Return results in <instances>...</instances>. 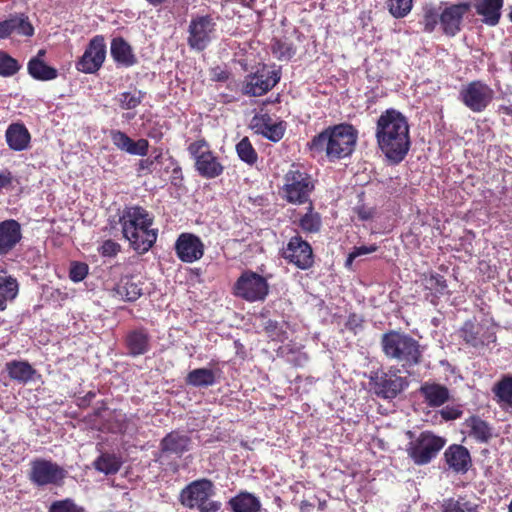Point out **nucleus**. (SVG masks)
Here are the masks:
<instances>
[{
	"mask_svg": "<svg viewBox=\"0 0 512 512\" xmlns=\"http://www.w3.org/2000/svg\"><path fill=\"white\" fill-rule=\"evenodd\" d=\"M376 139L380 150L393 163H400L410 149L409 125L406 117L389 109L380 115L376 127Z\"/></svg>",
	"mask_w": 512,
	"mask_h": 512,
	"instance_id": "nucleus-1",
	"label": "nucleus"
},
{
	"mask_svg": "<svg viewBox=\"0 0 512 512\" xmlns=\"http://www.w3.org/2000/svg\"><path fill=\"white\" fill-rule=\"evenodd\" d=\"M109 221L112 228L113 224H121L123 237L137 253H146L157 240L158 229L152 227L154 218L142 207H128Z\"/></svg>",
	"mask_w": 512,
	"mask_h": 512,
	"instance_id": "nucleus-2",
	"label": "nucleus"
},
{
	"mask_svg": "<svg viewBox=\"0 0 512 512\" xmlns=\"http://www.w3.org/2000/svg\"><path fill=\"white\" fill-rule=\"evenodd\" d=\"M358 139L357 130L350 124H339L324 129L308 143L314 156L325 155L330 162L350 156Z\"/></svg>",
	"mask_w": 512,
	"mask_h": 512,
	"instance_id": "nucleus-3",
	"label": "nucleus"
},
{
	"mask_svg": "<svg viewBox=\"0 0 512 512\" xmlns=\"http://www.w3.org/2000/svg\"><path fill=\"white\" fill-rule=\"evenodd\" d=\"M383 353L391 360L409 369L421 363L423 347L409 334L398 331H389L381 338Z\"/></svg>",
	"mask_w": 512,
	"mask_h": 512,
	"instance_id": "nucleus-4",
	"label": "nucleus"
},
{
	"mask_svg": "<svg viewBox=\"0 0 512 512\" xmlns=\"http://www.w3.org/2000/svg\"><path fill=\"white\" fill-rule=\"evenodd\" d=\"M214 494V485L208 479L196 480L189 484L181 492V502L190 509H198L200 512H219L222 504L219 501L210 500Z\"/></svg>",
	"mask_w": 512,
	"mask_h": 512,
	"instance_id": "nucleus-5",
	"label": "nucleus"
},
{
	"mask_svg": "<svg viewBox=\"0 0 512 512\" xmlns=\"http://www.w3.org/2000/svg\"><path fill=\"white\" fill-rule=\"evenodd\" d=\"M188 153L194 160L197 173L206 179H214L224 171V166L217 155L210 149L209 143L204 139L189 144Z\"/></svg>",
	"mask_w": 512,
	"mask_h": 512,
	"instance_id": "nucleus-6",
	"label": "nucleus"
},
{
	"mask_svg": "<svg viewBox=\"0 0 512 512\" xmlns=\"http://www.w3.org/2000/svg\"><path fill=\"white\" fill-rule=\"evenodd\" d=\"M314 183L309 174L299 169H290L284 176L283 197L292 204L309 201Z\"/></svg>",
	"mask_w": 512,
	"mask_h": 512,
	"instance_id": "nucleus-7",
	"label": "nucleus"
},
{
	"mask_svg": "<svg viewBox=\"0 0 512 512\" xmlns=\"http://www.w3.org/2000/svg\"><path fill=\"white\" fill-rule=\"evenodd\" d=\"M445 444L446 439L425 431L409 443L407 452L415 464L424 465L429 463Z\"/></svg>",
	"mask_w": 512,
	"mask_h": 512,
	"instance_id": "nucleus-8",
	"label": "nucleus"
},
{
	"mask_svg": "<svg viewBox=\"0 0 512 512\" xmlns=\"http://www.w3.org/2000/svg\"><path fill=\"white\" fill-rule=\"evenodd\" d=\"M494 90L485 82L476 80L463 86L459 99L472 112L481 113L492 103Z\"/></svg>",
	"mask_w": 512,
	"mask_h": 512,
	"instance_id": "nucleus-9",
	"label": "nucleus"
},
{
	"mask_svg": "<svg viewBox=\"0 0 512 512\" xmlns=\"http://www.w3.org/2000/svg\"><path fill=\"white\" fill-rule=\"evenodd\" d=\"M279 81V71L263 65L254 73L248 74L245 77L241 91L247 96H262L270 91Z\"/></svg>",
	"mask_w": 512,
	"mask_h": 512,
	"instance_id": "nucleus-10",
	"label": "nucleus"
},
{
	"mask_svg": "<svg viewBox=\"0 0 512 512\" xmlns=\"http://www.w3.org/2000/svg\"><path fill=\"white\" fill-rule=\"evenodd\" d=\"M269 292L267 280L252 271L241 274L234 285V293L249 302L263 301Z\"/></svg>",
	"mask_w": 512,
	"mask_h": 512,
	"instance_id": "nucleus-11",
	"label": "nucleus"
},
{
	"mask_svg": "<svg viewBox=\"0 0 512 512\" xmlns=\"http://www.w3.org/2000/svg\"><path fill=\"white\" fill-rule=\"evenodd\" d=\"M374 393L383 399H394L407 386L408 381L394 371L376 372L371 377Z\"/></svg>",
	"mask_w": 512,
	"mask_h": 512,
	"instance_id": "nucleus-12",
	"label": "nucleus"
},
{
	"mask_svg": "<svg viewBox=\"0 0 512 512\" xmlns=\"http://www.w3.org/2000/svg\"><path fill=\"white\" fill-rule=\"evenodd\" d=\"M64 477V469L52 461L37 459L31 464L30 480L37 486L58 485Z\"/></svg>",
	"mask_w": 512,
	"mask_h": 512,
	"instance_id": "nucleus-13",
	"label": "nucleus"
},
{
	"mask_svg": "<svg viewBox=\"0 0 512 512\" xmlns=\"http://www.w3.org/2000/svg\"><path fill=\"white\" fill-rule=\"evenodd\" d=\"M471 5L468 3L449 4L440 6V29L448 37H454L462 29L465 14L469 12Z\"/></svg>",
	"mask_w": 512,
	"mask_h": 512,
	"instance_id": "nucleus-14",
	"label": "nucleus"
},
{
	"mask_svg": "<svg viewBox=\"0 0 512 512\" xmlns=\"http://www.w3.org/2000/svg\"><path fill=\"white\" fill-rule=\"evenodd\" d=\"M214 30L215 23L210 16L206 15L193 18L188 28V45L192 49L199 51L204 50L210 43Z\"/></svg>",
	"mask_w": 512,
	"mask_h": 512,
	"instance_id": "nucleus-15",
	"label": "nucleus"
},
{
	"mask_svg": "<svg viewBox=\"0 0 512 512\" xmlns=\"http://www.w3.org/2000/svg\"><path fill=\"white\" fill-rule=\"evenodd\" d=\"M284 258L302 270L313 265V252L311 246L299 236L292 237L284 250Z\"/></svg>",
	"mask_w": 512,
	"mask_h": 512,
	"instance_id": "nucleus-16",
	"label": "nucleus"
},
{
	"mask_svg": "<svg viewBox=\"0 0 512 512\" xmlns=\"http://www.w3.org/2000/svg\"><path fill=\"white\" fill-rule=\"evenodd\" d=\"M175 250L181 261L193 263L203 256L204 244L194 234L182 233L175 243Z\"/></svg>",
	"mask_w": 512,
	"mask_h": 512,
	"instance_id": "nucleus-17",
	"label": "nucleus"
},
{
	"mask_svg": "<svg viewBox=\"0 0 512 512\" xmlns=\"http://www.w3.org/2000/svg\"><path fill=\"white\" fill-rule=\"evenodd\" d=\"M467 3L485 25L493 27L499 23L504 0H470Z\"/></svg>",
	"mask_w": 512,
	"mask_h": 512,
	"instance_id": "nucleus-18",
	"label": "nucleus"
},
{
	"mask_svg": "<svg viewBox=\"0 0 512 512\" xmlns=\"http://www.w3.org/2000/svg\"><path fill=\"white\" fill-rule=\"evenodd\" d=\"M21 225L14 219L0 222V256L9 254L21 241Z\"/></svg>",
	"mask_w": 512,
	"mask_h": 512,
	"instance_id": "nucleus-19",
	"label": "nucleus"
},
{
	"mask_svg": "<svg viewBox=\"0 0 512 512\" xmlns=\"http://www.w3.org/2000/svg\"><path fill=\"white\" fill-rule=\"evenodd\" d=\"M251 127L256 133L263 135L273 142H278L282 139L285 132L283 123L273 121L268 114L255 115L251 120Z\"/></svg>",
	"mask_w": 512,
	"mask_h": 512,
	"instance_id": "nucleus-20",
	"label": "nucleus"
},
{
	"mask_svg": "<svg viewBox=\"0 0 512 512\" xmlns=\"http://www.w3.org/2000/svg\"><path fill=\"white\" fill-rule=\"evenodd\" d=\"M13 33L27 37L34 34V28L25 14H14L0 22V39H6Z\"/></svg>",
	"mask_w": 512,
	"mask_h": 512,
	"instance_id": "nucleus-21",
	"label": "nucleus"
},
{
	"mask_svg": "<svg viewBox=\"0 0 512 512\" xmlns=\"http://www.w3.org/2000/svg\"><path fill=\"white\" fill-rule=\"evenodd\" d=\"M191 438L179 431L168 433L160 443L162 455L181 457L185 452L190 450Z\"/></svg>",
	"mask_w": 512,
	"mask_h": 512,
	"instance_id": "nucleus-22",
	"label": "nucleus"
},
{
	"mask_svg": "<svg viewBox=\"0 0 512 512\" xmlns=\"http://www.w3.org/2000/svg\"><path fill=\"white\" fill-rule=\"evenodd\" d=\"M444 460L449 469L456 473H466L472 464L468 449L459 444H453L445 450Z\"/></svg>",
	"mask_w": 512,
	"mask_h": 512,
	"instance_id": "nucleus-23",
	"label": "nucleus"
},
{
	"mask_svg": "<svg viewBox=\"0 0 512 512\" xmlns=\"http://www.w3.org/2000/svg\"><path fill=\"white\" fill-rule=\"evenodd\" d=\"M110 138L118 149L128 154L145 156L148 152L149 143L146 139L134 141L120 130H111Z\"/></svg>",
	"mask_w": 512,
	"mask_h": 512,
	"instance_id": "nucleus-24",
	"label": "nucleus"
},
{
	"mask_svg": "<svg viewBox=\"0 0 512 512\" xmlns=\"http://www.w3.org/2000/svg\"><path fill=\"white\" fill-rule=\"evenodd\" d=\"M104 289L111 290L114 293V296L127 301H134L142 294L141 283L133 276H125L115 285L105 283Z\"/></svg>",
	"mask_w": 512,
	"mask_h": 512,
	"instance_id": "nucleus-25",
	"label": "nucleus"
},
{
	"mask_svg": "<svg viewBox=\"0 0 512 512\" xmlns=\"http://www.w3.org/2000/svg\"><path fill=\"white\" fill-rule=\"evenodd\" d=\"M419 393L423 397L424 402L433 408L442 406L450 399L449 389L435 382H424L419 388Z\"/></svg>",
	"mask_w": 512,
	"mask_h": 512,
	"instance_id": "nucleus-26",
	"label": "nucleus"
},
{
	"mask_svg": "<svg viewBox=\"0 0 512 512\" xmlns=\"http://www.w3.org/2000/svg\"><path fill=\"white\" fill-rule=\"evenodd\" d=\"M151 337L149 333L143 329H133L125 336V345L127 353L130 356L137 357L147 353L151 348Z\"/></svg>",
	"mask_w": 512,
	"mask_h": 512,
	"instance_id": "nucleus-27",
	"label": "nucleus"
},
{
	"mask_svg": "<svg viewBox=\"0 0 512 512\" xmlns=\"http://www.w3.org/2000/svg\"><path fill=\"white\" fill-rule=\"evenodd\" d=\"M5 138L10 149L23 151L29 147L31 136L23 124L13 123L8 126Z\"/></svg>",
	"mask_w": 512,
	"mask_h": 512,
	"instance_id": "nucleus-28",
	"label": "nucleus"
},
{
	"mask_svg": "<svg viewBox=\"0 0 512 512\" xmlns=\"http://www.w3.org/2000/svg\"><path fill=\"white\" fill-rule=\"evenodd\" d=\"M482 330L483 328L479 324L466 321L460 329L459 335L467 345L478 348L494 341L493 335L485 337L484 334H481Z\"/></svg>",
	"mask_w": 512,
	"mask_h": 512,
	"instance_id": "nucleus-29",
	"label": "nucleus"
},
{
	"mask_svg": "<svg viewBox=\"0 0 512 512\" xmlns=\"http://www.w3.org/2000/svg\"><path fill=\"white\" fill-rule=\"evenodd\" d=\"M19 292L17 280L0 267V311L6 309L7 302L16 298Z\"/></svg>",
	"mask_w": 512,
	"mask_h": 512,
	"instance_id": "nucleus-30",
	"label": "nucleus"
},
{
	"mask_svg": "<svg viewBox=\"0 0 512 512\" xmlns=\"http://www.w3.org/2000/svg\"><path fill=\"white\" fill-rule=\"evenodd\" d=\"M232 512H259L261 502L258 497L249 492H240L228 502Z\"/></svg>",
	"mask_w": 512,
	"mask_h": 512,
	"instance_id": "nucleus-31",
	"label": "nucleus"
},
{
	"mask_svg": "<svg viewBox=\"0 0 512 512\" xmlns=\"http://www.w3.org/2000/svg\"><path fill=\"white\" fill-rule=\"evenodd\" d=\"M29 75L38 81H51L57 78L58 71L47 65L42 59L31 58L27 64Z\"/></svg>",
	"mask_w": 512,
	"mask_h": 512,
	"instance_id": "nucleus-32",
	"label": "nucleus"
},
{
	"mask_svg": "<svg viewBox=\"0 0 512 512\" xmlns=\"http://www.w3.org/2000/svg\"><path fill=\"white\" fill-rule=\"evenodd\" d=\"M111 55L118 63L129 67L136 63L130 45L122 38H115L111 43Z\"/></svg>",
	"mask_w": 512,
	"mask_h": 512,
	"instance_id": "nucleus-33",
	"label": "nucleus"
},
{
	"mask_svg": "<svg viewBox=\"0 0 512 512\" xmlns=\"http://www.w3.org/2000/svg\"><path fill=\"white\" fill-rule=\"evenodd\" d=\"M6 370L11 379L20 383L32 380L35 369L25 361H11L6 364Z\"/></svg>",
	"mask_w": 512,
	"mask_h": 512,
	"instance_id": "nucleus-34",
	"label": "nucleus"
},
{
	"mask_svg": "<svg viewBox=\"0 0 512 512\" xmlns=\"http://www.w3.org/2000/svg\"><path fill=\"white\" fill-rule=\"evenodd\" d=\"M186 383L199 388L209 387L215 383V374L211 369L197 368L187 374Z\"/></svg>",
	"mask_w": 512,
	"mask_h": 512,
	"instance_id": "nucleus-35",
	"label": "nucleus"
},
{
	"mask_svg": "<svg viewBox=\"0 0 512 512\" xmlns=\"http://www.w3.org/2000/svg\"><path fill=\"white\" fill-rule=\"evenodd\" d=\"M467 426L470 428L469 436L476 441L486 443L491 438V428L479 417H471L467 420Z\"/></svg>",
	"mask_w": 512,
	"mask_h": 512,
	"instance_id": "nucleus-36",
	"label": "nucleus"
},
{
	"mask_svg": "<svg viewBox=\"0 0 512 512\" xmlns=\"http://www.w3.org/2000/svg\"><path fill=\"white\" fill-rule=\"evenodd\" d=\"M492 391L501 406L512 408V376L503 377L494 385Z\"/></svg>",
	"mask_w": 512,
	"mask_h": 512,
	"instance_id": "nucleus-37",
	"label": "nucleus"
},
{
	"mask_svg": "<svg viewBox=\"0 0 512 512\" xmlns=\"http://www.w3.org/2000/svg\"><path fill=\"white\" fill-rule=\"evenodd\" d=\"M420 24L423 25V30L427 33H432L437 25H440V6L434 4H425L422 8V19Z\"/></svg>",
	"mask_w": 512,
	"mask_h": 512,
	"instance_id": "nucleus-38",
	"label": "nucleus"
},
{
	"mask_svg": "<svg viewBox=\"0 0 512 512\" xmlns=\"http://www.w3.org/2000/svg\"><path fill=\"white\" fill-rule=\"evenodd\" d=\"M442 512H479L478 505L464 497L444 499L441 503Z\"/></svg>",
	"mask_w": 512,
	"mask_h": 512,
	"instance_id": "nucleus-39",
	"label": "nucleus"
},
{
	"mask_svg": "<svg viewBox=\"0 0 512 512\" xmlns=\"http://www.w3.org/2000/svg\"><path fill=\"white\" fill-rule=\"evenodd\" d=\"M76 67L84 73L96 72V37L90 39L89 47L76 64Z\"/></svg>",
	"mask_w": 512,
	"mask_h": 512,
	"instance_id": "nucleus-40",
	"label": "nucleus"
},
{
	"mask_svg": "<svg viewBox=\"0 0 512 512\" xmlns=\"http://www.w3.org/2000/svg\"><path fill=\"white\" fill-rule=\"evenodd\" d=\"M122 465L121 457L116 454L103 453L98 457V471L108 474H115Z\"/></svg>",
	"mask_w": 512,
	"mask_h": 512,
	"instance_id": "nucleus-41",
	"label": "nucleus"
},
{
	"mask_svg": "<svg viewBox=\"0 0 512 512\" xmlns=\"http://www.w3.org/2000/svg\"><path fill=\"white\" fill-rule=\"evenodd\" d=\"M236 151L239 158L249 165H253L257 161V153L247 137H244L236 145Z\"/></svg>",
	"mask_w": 512,
	"mask_h": 512,
	"instance_id": "nucleus-42",
	"label": "nucleus"
},
{
	"mask_svg": "<svg viewBox=\"0 0 512 512\" xmlns=\"http://www.w3.org/2000/svg\"><path fill=\"white\" fill-rule=\"evenodd\" d=\"M387 8L395 18H403L410 13L413 0H387Z\"/></svg>",
	"mask_w": 512,
	"mask_h": 512,
	"instance_id": "nucleus-43",
	"label": "nucleus"
},
{
	"mask_svg": "<svg viewBox=\"0 0 512 512\" xmlns=\"http://www.w3.org/2000/svg\"><path fill=\"white\" fill-rule=\"evenodd\" d=\"M300 227L309 233L318 232L321 227L319 214L312 212V205H309V212L300 219Z\"/></svg>",
	"mask_w": 512,
	"mask_h": 512,
	"instance_id": "nucleus-44",
	"label": "nucleus"
},
{
	"mask_svg": "<svg viewBox=\"0 0 512 512\" xmlns=\"http://www.w3.org/2000/svg\"><path fill=\"white\" fill-rule=\"evenodd\" d=\"M145 93L135 90L134 92H123L119 95L118 101L123 109L136 108L144 98Z\"/></svg>",
	"mask_w": 512,
	"mask_h": 512,
	"instance_id": "nucleus-45",
	"label": "nucleus"
},
{
	"mask_svg": "<svg viewBox=\"0 0 512 512\" xmlns=\"http://www.w3.org/2000/svg\"><path fill=\"white\" fill-rule=\"evenodd\" d=\"M20 66L16 59L9 56L7 53L0 51V75L4 77L16 74Z\"/></svg>",
	"mask_w": 512,
	"mask_h": 512,
	"instance_id": "nucleus-46",
	"label": "nucleus"
},
{
	"mask_svg": "<svg viewBox=\"0 0 512 512\" xmlns=\"http://www.w3.org/2000/svg\"><path fill=\"white\" fill-rule=\"evenodd\" d=\"M272 52L278 60L286 61L294 56L295 49L286 41L276 40L272 44Z\"/></svg>",
	"mask_w": 512,
	"mask_h": 512,
	"instance_id": "nucleus-47",
	"label": "nucleus"
},
{
	"mask_svg": "<svg viewBox=\"0 0 512 512\" xmlns=\"http://www.w3.org/2000/svg\"><path fill=\"white\" fill-rule=\"evenodd\" d=\"M49 512H84V510L76 505L72 499L67 498L54 501L49 507Z\"/></svg>",
	"mask_w": 512,
	"mask_h": 512,
	"instance_id": "nucleus-48",
	"label": "nucleus"
},
{
	"mask_svg": "<svg viewBox=\"0 0 512 512\" xmlns=\"http://www.w3.org/2000/svg\"><path fill=\"white\" fill-rule=\"evenodd\" d=\"M425 281L426 288L435 291V293L443 294L447 289L446 280L439 274H431Z\"/></svg>",
	"mask_w": 512,
	"mask_h": 512,
	"instance_id": "nucleus-49",
	"label": "nucleus"
},
{
	"mask_svg": "<svg viewBox=\"0 0 512 512\" xmlns=\"http://www.w3.org/2000/svg\"><path fill=\"white\" fill-rule=\"evenodd\" d=\"M265 331L272 340L284 341L287 339L286 332L276 321L268 320L265 325Z\"/></svg>",
	"mask_w": 512,
	"mask_h": 512,
	"instance_id": "nucleus-50",
	"label": "nucleus"
},
{
	"mask_svg": "<svg viewBox=\"0 0 512 512\" xmlns=\"http://www.w3.org/2000/svg\"><path fill=\"white\" fill-rule=\"evenodd\" d=\"M88 273V265L85 263L74 262L70 267V279L74 282L82 281Z\"/></svg>",
	"mask_w": 512,
	"mask_h": 512,
	"instance_id": "nucleus-51",
	"label": "nucleus"
},
{
	"mask_svg": "<svg viewBox=\"0 0 512 512\" xmlns=\"http://www.w3.org/2000/svg\"><path fill=\"white\" fill-rule=\"evenodd\" d=\"M377 249H378V247L376 245H370V246L363 245V246L355 247L354 250L349 254L346 264L350 265L356 257L373 253Z\"/></svg>",
	"mask_w": 512,
	"mask_h": 512,
	"instance_id": "nucleus-52",
	"label": "nucleus"
},
{
	"mask_svg": "<svg viewBox=\"0 0 512 512\" xmlns=\"http://www.w3.org/2000/svg\"><path fill=\"white\" fill-rule=\"evenodd\" d=\"M121 250L120 244L113 240H107L103 243L101 247V252L103 256L113 257L116 256Z\"/></svg>",
	"mask_w": 512,
	"mask_h": 512,
	"instance_id": "nucleus-53",
	"label": "nucleus"
},
{
	"mask_svg": "<svg viewBox=\"0 0 512 512\" xmlns=\"http://www.w3.org/2000/svg\"><path fill=\"white\" fill-rule=\"evenodd\" d=\"M441 416L445 420H455L461 416V411L454 407H445L441 410Z\"/></svg>",
	"mask_w": 512,
	"mask_h": 512,
	"instance_id": "nucleus-54",
	"label": "nucleus"
},
{
	"mask_svg": "<svg viewBox=\"0 0 512 512\" xmlns=\"http://www.w3.org/2000/svg\"><path fill=\"white\" fill-rule=\"evenodd\" d=\"M356 213L361 220H369L373 217L374 211L370 208L360 206L356 209Z\"/></svg>",
	"mask_w": 512,
	"mask_h": 512,
	"instance_id": "nucleus-55",
	"label": "nucleus"
},
{
	"mask_svg": "<svg viewBox=\"0 0 512 512\" xmlns=\"http://www.w3.org/2000/svg\"><path fill=\"white\" fill-rule=\"evenodd\" d=\"M161 155H157L154 160L152 159H142L139 162V170H147L152 171V166L154 164V161H158Z\"/></svg>",
	"mask_w": 512,
	"mask_h": 512,
	"instance_id": "nucleus-56",
	"label": "nucleus"
},
{
	"mask_svg": "<svg viewBox=\"0 0 512 512\" xmlns=\"http://www.w3.org/2000/svg\"><path fill=\"white\" fill-rule=\"evenodd\" d=\"M212 79L215 81H226L228 79V73L220 68H214L212 70Z\"/></svg>",
	"mask_w": 512,
	"mask_h": 512,
	"instance_id": "nucleus-57",
	"label": "nucleus"
},
{
	"mask_svg": "<svg viewBox=\"0 0 512 512\" xmlns=\"http://www.w3.org/2000/svg\"><path fill=\"white\" fill-rule=\"evenodd\" d=\"M147 135L150 138L155 139V140H160L162 138V132L158 128H153V129L149 130Z\"/></svg>",
	"mask_w": 512,
	"mask_h": 512,
	"instance_id": "nucleus-58",
	"label": "nucleus"
},
{
	"mask_svg": "<svg viewBox=\"0 0 512 512\" xmlns=\"http://www.w3.org/2000/svg\"><path fill=\"white\" fill-rule=\"evenodd\" d=\"M98 67L100 66V62H102L105 58V50L103 47H100V44L98 43Z\"/></svg>",
	"mask_w": 512,
	"mask_h": 512,
	"instance_id": "nucleus-59",
	"label": "nucleus"
},
{
	"mask_svg": "<svg viewBox=\"0 0 512 512\" xmlns=\"http://www.w3.org/2000/svg\"><path fill=\"white\" fill-rule=\"evenodd\" d=\"M152 6H159L166 2L167 0H146Z\"/></svg>",
	"mask_w": 512,
	"mask_h": 512,
	"instance_id": "nucleus-60",
	"label": "nucleus"
},
{
	"mask_svg": "<svg viewBox=\"0 0 512 512\" xmlns=\"http://www.w3.org/2000/svg\"><path fill=\"white\" fill-rule=\"evenodd\" d=\"M46 51L44 49H41L38 51L37 55L34 58H39L43 60V57L45 56Z\"/></svg>",
	"mask_w": 512,
	"mask_h": 512,
	"instance_id": "nucleus-61",
	"label": "nucleus"
},
{
	"mask_svg": "<svg viewBox=\"0 0 512 512\" xmlns=\"http://www.w3.org/2000/svg\"><path fill=\"white\" fill-rule=\"evenodd\" d=\"M255 0H244V5L247 7H252V4Z\"/></svg>",
	"mask_w": 512,
	"mask_h": 512,
	"instance_id": "nucleus-62",
	"label": "nucleus"
}]
</instances>
